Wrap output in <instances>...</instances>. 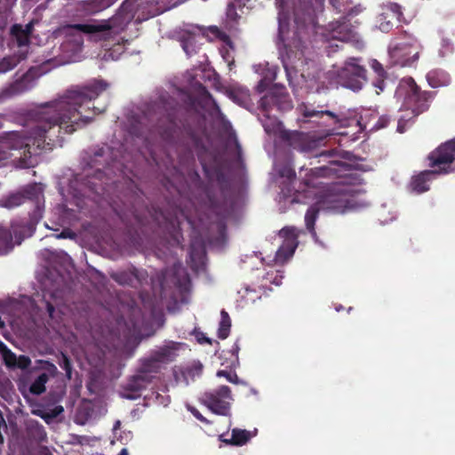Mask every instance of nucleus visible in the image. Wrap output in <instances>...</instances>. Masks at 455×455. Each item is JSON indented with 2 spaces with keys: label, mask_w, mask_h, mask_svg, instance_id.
I'll return each instance as SVG.
<instances>
[{
  "label": "nucleus",
  "mask_w": 455,
  "mask_h": 455,
  "mask_svg": "<svg viewBox=\"0 0 455 455\" xmlns=\"http://www.w3.org/2000/svg\"><path fill=\"white\" fill-rule=\"evenodd\" d=\"M108 84L104 80H93L87 84L68 90L63 96L43 105L35 114L34 125L25 135L24 132H11L6 134L5 141L11 148L22 149L19 158L23 168L33 167L36 157L44 149L52 150L62 143L64 133H72L77 128L92 121L93 116L103 113L106 108L100 109L93 106L92 100L106 91Z\"/></svg>",
  "instance_id": "nucleus-1"
},
{
  "label": "nucleus",
  "mask_w": 455,
  "mask_h": 455,
  "mask_svg": "<svg viewBox=\"0 0 455 455\" xmlns=\"http://www.w3.org/2000/svg\"><path fill=\"white\" fill-rule=\"evenodd\" d=\"M323 3L324 0H310L309 3L303 4L301 3L295 11L296 20H301L305 25H311L317 28L316 34L321 35L324 41L349 42L355 40L357 34L350 24L348 17L357 12L350 9L340 20L330 22L325 27L318 28L317 16L323 12Z\"/></svg>",
  "instance_id": "nucleus-2"
},
{
  "label": "nucleus",
  "mask_w": 455,
  "mask_h": 455,
  "mask_svg": "<svg viewBox=\"0 0 455 455\" xmlns=\"http://www.w3.org/2000/svg\"><path fill=\"white\" fill-rule=\"evenodd\" d=\"M428 167L410 182L412 191L420 194L429 190L428 181L433 175H446L455 172V138L440 144L427 156Z\"/></svg>",
  "instance_id": "nucleus-3"
},
{
  "label": "nucleus",
  "mask_w": 455,
  "mask_h": 455,
  "mask_svg": "<svg viewBox=\"0 0 455 455\" xmlns=\"http://www.w3.org/2000/svg\"><path fill=\"white\" fill-rule=\"evenodd\" d=\"M84 34L91 35L95 41H102L106 50V58L117 60L125 51V41L120 37L117 31L108 20L94 21L86 24H73L68 26Z\"/></svg>",
  "instance_id": "nucleus-4"
},
{
  "label": "nucleus",
  "mask_w": 455,
  "mask_h": 455,
  "mask_svg": "<svg viewBox=\"0 0 455 455\" xmlns=\"http://www.w3.org/2000/svg\"><path fill=\"white\" fill-rule=\"evenodd\" d=\"M396 94L403 98L401 108L411 111L412 117L428 110L435 93L422 91L412 77H403L398 84Z\"/></svg>",
  "instance_id": "nucleus-5"
},
{
  "label": "nucleus",
  "mask_w": 455,
  "mask_h": 455,
  "mask_svg": "<svg viewBox=\"0 0 455 455\" xmlns=\"http://www.w3.org/2000/svg\"><path fill=\"white\" fill-rule=\"evenodd\" d=\"M419 40L407 31H400L391 41L388 53L394 64L411 67L417 63L421 52Z\"/></svg>",
  "instance_id": "nucleus-6"
},
{
  "label": "nucleus",
  "mask_w": 455,
  "mask_h": 455,
  "mask_svg": "<svg viewBox=\"0 0 455 455\" xmlns=\"http://www.w3.org/2000/svg\"><path fill=\"white\" fill-rule=\"evenodd\" d=\"M323 203L326 209L337 213H343L355 206L350 188L340 184H333L327 188Z\"/></svg>",
  "instance_id": "nucleus-7"
},
{
  "label": "nucleus",
  "mask_w": 455,
  "mask_h": 455,
  "mask_svg": "<svg viewBox=\"0 0 455 455\" xmlns=\"http://www.w3.org/2000/svg\"><path fill=\"white\" fill-rule=\"evenodd\" d=\"M360 60L359 58H348L339 71V76L343 80L344 86L353 91L362 89L363 84L367 81V70L360 64Z\"/></svg>",
  "instance_id": "nucleus-8"
},
{
  "label": "nucleus",
  "mask_w": 455,
  "mask_h": 455,
  "mask_svg": "<svg viewBox=\"0 0 455 455\" xmlns=\"http://www.w3.org/2000/svg\"><path fill=\"white\" fill-rule=\"evenodd\" d=\"M44 199V190L40 184H30L21 190L12 193L0 200V205L12 209L21 205L26 201L35 203L37 210L40 209V203Z\"/></svg>",
  "instance_id": "nucleus-9"
},
{
  "label": "nucleus",
  "mask_w": 455,
  "mask_h": 455,
  "mask_svg": "<svg viewBox=\"0 0 455 455\" xmlns=\"http://www.w3.org/2000/svg\"><path fill=\"white\" fill-rule=\"evenodd\" d=\"M231 389L228 386H220L218 389L205 392L201 398L202 403L213 413L227 416L229 413Z\"/></svg>",
  "instance_id": "nucleus-10"
},
{
  "label": "nucleus",
  "mask_w": 455,
  "mask_h": 455,
  "mask_svg": "<svg viewBox=\"0 0 455 455\" xmlns=\"http://www.w3.org/2000/svg\"><path fill=\"white\" fill-rule=\"evenodd\" d=\"M120 220L128 227L136 228H140L148 222V214L149 210L144 206L140 198L135 197L129 206L124 209H115Z\"/></svg>",
  "instance_id": "nucleus-11"
},
{
  "label": "nucleus",
  "mask_w": 455,
  "mask_h": 455,
  "mask_svg": "<svg viewBox=\"0 0 455 455\" xmlns=\"http://www.w3.org/2000/svg\"><path fill=\"white\" fill-rule=\"evenodd\" d=\"M279 235L283 238V242L276 251L275 261L283 265L295 252L298 246V234L293 228H283L280 230Z\"/></svg>",
  "instance_id": "nucleus-12"
},
{
  "label": "nucleus",
  "mask_w": 455,
  "mask_h": 455,
  "mask_svg": "<svg viewBox=\"0 0 455 455\" xmlns=\"http://www.w3.org/2000/svg\"><path fill=\"white\" fill-rule=\"evenodd\" d=\"M151 379L136 371L122 386L121 395L129 400H136L141 396V393L151 384Z\"/></svg>",
  "instance_id": "nucleus-13"
},
{
  "label": "nucleus",
  "mask_w": 455,
  "mask_h": 455,
  "mask_svg": "<svg viewBox=\"0 0 455 455\" xmlns=\"http://www.w3.org/2000/svg\"><path fill=\"white\" fill-rule=\"evenodd\" d=\"M279 138L293 149L307 152L311 148V142L307 133L298 131L281 130Z\"/></svg>",
  "instance_id": "nucleus-14"
},
{
  "label": "nucleus",
  "mask_w": 455,
  "mask_h": 455,
  "mask_svg": "<svg viewBox=\"0 0 455 455\" xmlns=\"http://www.w3.org/2000/svg\"><path fill=\"white\" fill-rule=\"evenodd\" d=\"M339 165L338 161H331L328 165L312 168L303 179V183L307 188H317L320 183L316 180L318 178L331 177L336 174V169L333 166Z\"/></svg>",
  "instance_id": "nucleus-15"
},
{
  "label": "nucleus",
  "mask_w": 455,
  "mask_h": 455,
  "mask_svg": "<svg viewBox=\"0 0 455 455\" xmlns=\"http://www.w3.org/2000/svg\"><path fill=\"white\" fill-rule=\"evenodd\" d=\"M288 93L284 87H274L267 92L259 100V104L263 111L268 112L274 107L280 108L282 103L286 101Z\"/></svg>",
  "instance_id": "nucleus-16"
},
{
  "label": "nucleus",
  "mask_w": 455,
  "mask_h": 455,
  "mask_svg": "<svg viewBox=\"0 0 455 455\" xmlns=\"http://www.w3.org/2000/svg\"><path fill=\"white\" fill-rule=\"evenodd\" d=\"M110 277L121 285H128L131 287H137L141 283L142 273L136 267H132L129 270L113 272L110 274Z\"/></svg>",
  "instance_id": "nucleus-17"
},
{
  "label": "nucleus",
  "mask_w": 455,
  "mask_h": 455,
  "mask_svg": "<svg viewBox=\"0 0 455 455\" xmlns=\"http://www.w3.org/2000/svg\"><path fill=\"white\" fill-rule=\"evenodd\" d=\"M180 343L171 341L167 345L159 347L150 353L156 361L161 365L169 363L176 358Z\"/></svg>",
  "instance_id": "nucleus-18"
},
{
  "label": "nucleus",
  "mask_w": 455,
  "mask_h": 455,
  "mask_svg": "<svg viewBox=\"0 0 455 455\" xmlns=\"http://www.w3.org/2000/svg\"><path fill=\"white\" fill-rule=\"evenodd\" d=\"M168 276H171L173 285L180 290H186L190 283L187 271L180 267L173 266L170 270H167L164 279Z\"/></svg>",
  "instance_id": "nucleus-19"
},
{
  "label": "nucleus",
  "mask_w": 455,
  "mask_h": 455,
  "mask_svg": "<svg viewBox=\"0 0 455 455\" xmlns=\"http://www.w3.org/2000/svg\"><path fill=\"white\" fill-rule=\"evenodd\" d=\"M140 362V366L137 369L139 372L149 377L151 381H153L154 374L160 371L162 365L150 355L148 357L141 358Z\"/></svg>",
  "instance_id": "nucleus-20"
},
{
  "label": "nucleus",
  "mask_w": 455,
  "mask_h": 455,
  "mask_svg": "<svg viewBox=\"0 0 455 455\" xmlns=\"http://www.w3.org/2000/svg\"><path fill=\"white\" fill-rule=\"evenodd\" d=\"M427 80L432 88H438L447 86L451 82V77L445 71L435 69L427 73Z\"/></svg>",
  "instance_id": "nucleus-21"
},
{
  "label": "nucleus",
  "mask_w": 455,
  "mask_h": 455,
  "mask_svg": "<svg viewBox=\"0 0 455 455\" xmlns=\"http://www.w3.org/2000/svg\"><path fill=\"white\" fill-rule=\"evenodd\" d=\"M196 34L191 31H183L180 34L179 41L183 51L188 56H192L196 52Z\"/></svg>",
  "instance_id": "nucleus-22"
},
{
  "label": "nucleus",
  "mask_w": 455,
  "mask_h": 455,
  "mask_svg": "<svg viewBox=\"0 0 455 455\" xmlns=\"http://www.w3.org/2000/svg\"><path fill=\"white\" fill-rule=\"evenodd\" d=\"M167 120L168 124L165 128L161 130V136L165 141L169 143H175L176 138L180 132V128L172 114H168Z\"/></svg>",
  "instance_id": "nucleus-23"
},
{
  "label": "nucleus",
  "mask_w": 455,
  "mask_h": 455,
  "mask_svg": "<svg viewBox=\"0 0 455 455\" xmlns=\"http://www.w3.org/2000/svg\"><path fill=\"white\" fill-rule=\"evenodd\" d=\"M381 11H384V14H388L392 19L401 21L403 18V8L401 4L387 1L381 5Z\"/></svg>",
  "instance_id": "nucleus-24"
},
{
  "label": "nucleus",
  "mask_w": 455,
  "mask_h": 455,
  "mask_svg": "<svg viewBox=\"0 0 455 455\" xmlns=\"http://www.w3.org/2000/svg\"><path fill=\"white\" fill-rule=\"evenodd\" d=\"M251 439L249 431L240 428H234L232 430L231 439L223 440L226 443L242 446L244 445Z\"/></svg>",
  "instance_id": "nucleus-25"
},
{
  "label": "nucleus",
  "mask_w": 455,
  "mask_h": 455,
  "mask_svg": "<svg viewBox=\"0 0 455 455\" xmlns=\"http://www.w3.org/2000/svg\"><path fill=\"white\" fill-rule=\"evenodd\" d=\"M231 328V319L228 313L222 309L220 312V322L218 329V337L225 339L228 337Z\"/></svg>",
  "instance_id": "nucleus-26"
},
{
  "label": "nucleus",
  "mask_w": 455,
  "mask_h": 455,
  "mask_svg": "<svg viewBox=\"0 0 455 455\" xmlns=\"http://www.w3.org/2000/svg\"><path fill=\"white\" fill-rule=\"evenodd\" d=\"M12 248L11 231L0 225V254H6Z\"/></svg>",
  "instance_id": "nucleus-27"
},
{
  "label": "nucleus",
  "mask_w": 455,
  "mask_h": 455,
  "mask_svg": "<svg viewBox=\"0 0 455 455\" xmlns=\"http://www.w3.org/2000/svg\"><path fill=\"white\" fill-rule=\"evenodd\" d=\"M182 134L186 139L185 146L188 149L191 150L201 145L200 137L191 128H185Z\"/></svg>",
  "instance_id": "nucleus-28"
},
{
  "label": "nucleus",
  "mask_w": 455,
  "mask_h": 455,
  "mask_svg": "<svg viewBox=\"0 0 455 455\" xmlns=\"http://www.w3.org/2000/svg\"><path fill=\"white\" fill-rule=\"evenodd\" d=\"M48 381V374L41 373L30 385L29 391L31 394L39 395L45 391V384Z\"/></svg>",
  "instance_id": "nucleus-29"
},
{
  "label": "nucleus",
  "mask_w": 455,
  "mask_h": 455,
  "mask_svg": "<svg viewBox=\"0 0 455 455\" xmlns=\"http://www.w3.org/2000/svg\"><path fill=\"white\" fill-rule=\"evenodd\" d=\"M319 213V209L315 205L310 206L305 215L306 227L310 233L315 234V223Z\"/></svg>",
  "instance_id": "nucleus-30"
},
{
  "label": "nucleus",
  "mask_w": 455,
  "mask_h": 455,
  "mask_svg": "<svg viewBox=\"0 0 455 455\" xmlns=\"http://www.w3.org/2000/svg\"><path fill=\"white\" fill-rule=\"evenodd\" d=\"M393 20L388 14H384V11H381L377 18V27L380 31L388 33L394 27Z\"/></svg>",
  "instance_id": "nucleus-31"
},
{
  "label": "nucleus",
  "mask_w": 455,
  "mask_h": 455,
  "mask_svg": "<svg viewBox=\"0 0 455 455\" xmlns=\"http://www.w3.org/2000/svg\"><path fill=\"white\" fill-rule=\"evenodd\" d=\"M0 351L3 360L8 368L14 369L17 361V355L9 349L3 342H0Z\"/></svg>",
  "instance_id": "nucleus-32"
},
{
  "label": "nucleus",
  "mask_w": 455,
  "mask_h": 455,
  "mask_svg": "<svg viewBox=\"0 0 455 455\" xmlns=\"http://www.w3.org/2000/svg\"><path fill=\"white\" fill-rule=\"evenodd\" d=\"M12 34L16 37L19 46L26 45L28 43V29L24 30L21 25H13Z\"/></svg>",
  "instance_id": "nucleus-33"
},
{
  "label": "nucleus",
  "mask_w": 455,
  "mask_h": 455,
  "mask_svg": "<svg viewBox=\"0 0 455 455\" xmlns=\"http://www.w3.org/2000/svg\"><path fill=\"white\" fill-rule=\"evenodd\" d=\"M302 115L304 117H321L323 115H326L332 118L335 124L339 122L337 115L330 110L317 111L314 109H309L307 107H305Z\"/></svg>",
  "instance_id": "nucleus-34"
},
{
  "label": "nucleus",
  "mask_w": 455,
  "mask_h": 455,
  "mask_svg": "<svg viewBox=\"0 0 455 455\" xmlns=\"http://www.w3.org/2000/svg\"><path fill=\"white\" fill-rule=\"evenodd\" d=\"M59 365L61 369H63L66 372V376L68 379L72 378V363L69 357L61 353L60 358L59 360Z\"/></svg>",
  "instance_id": "nucleus-35"
},
{
  "label": "nucleus",
  "mask_w": 455,
  "mask_h": 455,
  "mask_svg": "<svg viewBox=\"0 0 455 455\" xmlns=\"http://www.w3.org/2000/svg\"><path fill=\"white\" fill-rule=\"evenodd\" d=\"M17 60L14 57H5L0 61V73H6L17 66Z\"/></svg>",
  "instance_id": "nucleus-36"
},
{
  "label": "nucleus",
  "mask_w": 455,
  "mask_h": 455,
  "mask_svg": "<svg viewBox=\"0 0 455 455\" xmlns=\"http://www.w3.org/2000/svg\"><path fill=\"white\" fill-rule=\"evenodd\" d=\"M216 375L218 377L225 378L230 383H233V384L239 383V378H238L237 374L233 371L220 370L217 371Z\"/></svg>",
  "instance_id": "nucleus-37"
},
{
  "label": "nucleus",
  "mask_w": 455,
  "mask_h": 455,
  "mask_svg": "<svg viewBox=\"0 0 455 455\" xmlns=\"http://www.w3.org/2000/svg\"><path fill=\"white\" fill-rule=\"evenodd\" d=\"M41 369L44 371V373H47L48 377H55L58 373V369L52 363L49 361H40Z\"/></svg>",
  "instance_id": "nucleus-38"
},
{
  "label": "nucleus",
  "mask_w": 455,
  "mask_h": 455,
  "mask_svg": "<svg viewBox=\"0 0 455 455\" xmlns=\"http://www.w3.org/2000/svg\"><path fill=\"white\" fill-rule=\"evenodd\" d=\"M371 68L379 77H386L387 72L383 68V65L379 62L377 60H371L370 62Z\"/></svg>",
  "instance_id": "nucleus-39"
},
{
  "label": "nucleus",
  "mask_w": 455,
  "mask_h": 455,
  "mask_svg": "<svg viewBox=\"0 0 455 455\" xmlns=\"http://www.w3.org/2000/svg\"><path fill=\"white\" fill-rule=\"evenodd\" d=\"M31 364V360L28 355H20L17 356V361L15 363V368L20 369V370H26L28 369Z\"/></svg>",
  "instance_id": "nucleus-40"
},
{
  "label": "nucleus",
  "mask_w": 455,
  "mask_h": 455,
  "mask_svg": "<svg viewBox=\"0 0 455 455\" xmlns=\"http://www.w3.org/2000/svg\"><path fill=\"white\" fill-rule=\"evenodd\" d=\"M226 14L228 19L232 21H236L240 18V15L237 13V8L235 7V4H228Z\"/></svg>",
  "instance_id": "nucleus-41"
},
{
  "label": "nucleus",
  "mask_w": 455,
  "mask_h": 455,
  "mask_svg": "<svg viewBox=\"0 0 455 455\" xmlns=\"http://www.w3.org/2000/svg\"><path fill=\"white\" fill-rule=\"evenodd\" d=\"M117 0H93L95 11L100 12L105 10L115 4Z\"/></svg>",
  "instance_id": "nucleus-42"
},
{
  "label": "nucleus",
  "mask_w": 455,
  "mask_h": 455,
  "mask_svg": "<svg viewBox=\"0 0 455 455\" xmlns=\"http://www.w3.org/2000/svg\"><path fill=\"white\" fill-rule=\"evenodd\" d=\"M389 121L390 118L387 116H381L374 124L373 128L376 130L383 129L387 126Z\"/></svg>",
  "instance_id": "nucleus-43"
},
{
  "label": "nucleus",
  "mask_w": 455,
  "mask_h": 455,
  "mask_svg": "<svg viewBox=\"0 0 455 455\" xmlns=\"http://www.w3.org/2000/svg\"><path fill=\"white\" fill-rule=\"evenodd\" d=\"M188 411L192 413V415L196 419H198L199 421L203 422V423H205V424H209L210 421L205 418L204 417L201 412L195 407H191L189 406L188 407Z\"/></svg>",
  "instance_id": "nucleus-44"
},
{
  "label": "nucleus",
  "mask_w": 455,
  "mask_h": 455,
  "mask_svg": "<svg viewBox=\"0 0 455 455\" xmlns=\"http://www.w3.org/2000/svg\"><path fill=\"white\" fill-rule=\"evenodd\" d=\"M386 77H379L378 76L377 80L374 82V87L377 89L376 92L377 94H379L382 92L385 89V79Z\"/></svg>",
  "instance_id": "nucleus-45"
},
{
  "label": "nucleus",
  "mask_w": 455,
  "mask_h": 455,
  "mask_svg": "<svg viewBox=\"0 0 455 455\" xmlns=\"http://www.w3.org/2000/svg\"><path fill=\"white\" fill-rule=\"evenodd\" d=\"M226 219H227L226 215H221L219 218L218 222H217L218 229L221 235L224 234V232L226 231V228H227Z\"/></svg>",
  "instance_id": "nucleus-46"
},
{
  "label": "nucleus",
  "mask_w": 455,
  "mask_h": 455,
  "mask_svg": "<svg viewBox=\"0 0 455 455\" xmlns=\"http://www.w3.org/2000/svg\"><path fill=\"white\" fill-rule=\"evenodd\" d=\"M249 0H232L229 2L230 4H235V7L239 9L240 11L243 10V8L246 5L247 2Z\"/></svg>",
  "instance_id": "nucleus-47"
},
{
  "label": "nucleus",
  "mask_w": 455,
  "mask_h": 455,
  "mask_svg": "<svg viewBox=\"0 0 455 455\" xmlns=\"http://www.w3.org/2000/svg\"><path fill=\"white\" fill-rule=\"evenodd\" d=\"M266 89H267V83L264 79H261L257 85V90L259 92H263L266 91Z\"/></svg>",
  "instance_id": "nucleus-48"
},
{
  "label": "nucleus",
  "mask_w": 455,
  "mask_h": 455,
  "mask_svg": "<svg viewBox=\"0 0 455 455\" xmlns=\"http://www.w3.org/2000/svg\"><path fill=\"white\" fill-rule=\"evenodd\" d=\"M73 236V234L69 231V230H63L59 235L58 237H60V238H68V237H72Z\"/></svg>",
  "instance_id": "nucleus-49"
},
{
  "label": "nucleus",
  "mask_w": 455,
  "mask_h": 455,
  "mask_svg": "<svg viewBox=\"0 0 455 455\" xmlns=\"http://www.w3.org/2000/svg\"><path fill=\"white\" fill-rule=\"evenodd\" d=\"M213 110H214V112H215L216 114H218V115H220V116H222V113H221V111H220V107L218 106V104H217L215 101H213Z\"/></svg>",
  "instance_id": "nucleus-50"
},
{
  "label": "nucleus",
  "mask_w": 455,
  "mask_h": 455,
  "mask_svg": "<svg viewBox=\"0 0 455 455\" xmlns=\"http://www.w3.org/2000/svg\"><path fill=\"white\" fill-rule=\"evenodd\" d=\"M47 311L50 315H52V313L54 312V307L49 302L47 303Z\"/></svg>",
  "instance_id": "nucleus-51"
},
{
  "label": "nucleus",
  "mask_w": 455,
  "mask_h": 455,
  "mask_svg": "<svg viewBox=\"0 0 455 455\" xmlns=\"http://www.w3.org/2000/svg\"><path fill=\"white\" fill-rule=\"evenodd\" d=\"M120 426H121V422L120 420H116L114 424V427H113V430L114 431H116L117 429L120 428Z\"/></svg>",
  "instance_id": "nucleus-52"
},
{
  "label": "nucleus",
  "mask_w": 455,
  "mask_h": 455,
  "mask_svg": "<svg viewBox=\"0 0 455 455\" xmlns=\"http://www.w3.org/2000/svg\"><path fill=\"white\" fill-rule=\"evenodd\" d=\"M294 175H295V172L291 170H289L287 172V173H283V172L282 173V176H287V177H291V176H294Z\"/></svg>",
  "instance_id": "nucleus-53"
},
{
  "label": "nucleus",
  "mask_w": 455,
  "mask_h": 455,
  "mask_svg": "<svg viewBox=\"0 0 455 455\" xmlns=\"http://www.w3.org/2000/svg\"><path fill=\"white\" fill-rule=\"evenodd\" d=\"M37 431L39 432L40 435H45V433H44V427H43V426H40V427L37 428Z\"/></svg>",
  "instance_id": "nucleus-54"
},
{
  "label": "nucleus",
  "mask_w": 455,
  "mask_h": 455,
  "mask_svg": "<svg viewBox=\"0 0 455 455\" xmlns=\"http://www.w3.org/2000/svg\"><path fill=\"white\" fill-rule=\"evenodd\" d=\"M128 450L126 448H123L118 455H128Z\"/></svg>",
  "instance_id": "nucleus-55"
},
{
  "label": "nucleus",
  "mask_w": 455,
  "mask_h": 455,
  "mask_svg": "<svg viewBox=\"0 0 455 455\" xmlns=\"http://www.w3.org/2000/svg\"><path fill=\"white\" fill-rule=\"evenodd\" d=\"M212 31L216 35L220 33V29L217 27L212 28Z\"/></svg>",
  "instance_id": "nucleus-56"
},
{
  "label": "nucleus",
  "mask_w": 455,
  "mask_h": 455,
  "mask_svg": "<svg viewBox=\"0 0 455 455\" xmlns=\"http://www.w3.org/2000/svg\"><path fill=\"white\" fill-rule=\"evenodd\" d=\"M331 156V152L330 151H323L320 154V156Z\"/></svg>",
  "instance_id": "nucleus-57"
},
{
  "label": "nucleus",
  "mask_w": 455,
  "mask_h": 455,
  "mask_svg": "<svg viewBox=\"0 0 455 455\" xmlns=\"http://www.w3.org/2000/svg\"><path fill=\"white\" fill-rule=\"evenodd\" d=\"M264 128H265L266 132H267V133H271L273 132L267 125H264Z\"/></svg>",
  "instance_id": "nucleus-58"
},
{
  "label": "nucleus",
  "mask_w": 455,
  "mask_h": 455,
  "mask_svg": "<svg viewBox=\"0 0 455 455\" xmlns=\"http://www.w3.org/2000/svg\"><path fill=\"white\" fill-rule=\"evenodd\" d=\"M235 146H236L238 153L240 154L241 151H242V148H241V146L239 145V143L237 141L235 142Z\"/></svg>",
  "instance_id": "nucleus-59"
},
{
  "label": "nucleus",
  "mask_w": 455,
  "mask_h": 455,
  "mask_svg": "<svg viewBox=\"0 0 455 455\" xmlns=\"http://www.w3.org/2000/svg\"><path fill=\"white\" fill-rule=\"evenodd\" d=\"M3 125V117L0 116V128L2 127Z\"/></svg>",
  "instance_id": "nucleus-60"
},
{
  "label": "nucleus",
  "mask_w": 455,
  "mask_h": 455,
  "mask_svg": "<svg viewBox=\"0 0 455 455\" xmlns=\"http://www.w3.org/2000/svg\"><path fill=\"white\" fill-rule=\"evenodd\" d=\"M205 342L211 344V340L208 338H204Z\"/></svg>",
  "instance_id": "nucleus-61"
},
{
  "label": "nucleus",
  "mask_w": 455,
  "mask_h": 455,
  "mask_svg": "<svg viewBox=\"0 0 455 455\" xmlns=\"http://www.w3.org/2000/svg\"><path fill=\"white\" fill-rule=\"evenodd\" d=\"M398 132H403L402 129L400 128V125H398Z\"/></svg>",
  "instance_id": "nucleus-62"
},
{
  "label": "nucleus",
  "mask_w": 455,
  "mask_h": 455,
  "mask_svg": "<svg viewBox=\"0 0 455 455\" xmlns=\"http://www.w3.org/2000/svg\"><path fill=\"white\" fill-rule=\"evenodd\" d=\"M150 216V218H153V215H151V212H149V213L148 214V217Z\"/></svg>",
  "instance_id": "nucleus-63"
}]
</instances>
